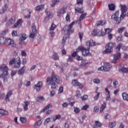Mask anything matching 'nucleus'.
I'll use <instances>...</instances> for the list:
<instances>
[{"mask_svg":"<svg viewBox=\"0 0 128 128\" xmlns=\"http://www.w3.org/2000/svg\"><path fill=\"white\" fill-rule=\"evenodd\" d=\"M120 8L121 10V14L120 15V10H117L111 16L112 20L116 22L117 24H120L122 22V20H124L126 16V12H128L126 6L120 4Z\"/></svg>","mask_w":128,"mask_h":128,"instance_id":"nucleus-1","label":"nucleus"},{"mask_svg":"<svg viewBox=\"0 0 128 128\" xmlns=\"http://www.w3.org/2000/svg\"><path fill=\"white\" fill-rule=\"evenodd\" d=\"M46 82H48V86H51V88L54 89L56 88L58 86L56 82L60 84L62 82V81L60 76L52 73V76L46 78Z\"/></svg>","mask_w":128,"mask_h":128,"instance_id":"nucleus-2","label":"nucleus"},{"mask_svg":"<svg viewBox=\"0 0 128 128\" xmlns=\"http://www.w3.org/2000/svg\"><path fill=\"white\" fill-rule=\"evenodd\" d=\"M8 68L6 64H2L0 66V70L1 72H3L2 74L0 75V78H6L8 74Z\"/></svg>","mask_w":128,"mask_h":128,"instance_id":"nucleus-3","label":"nucleus"},{"mask_svg":"<svg viewBox=\"0 0 128 128\" xmlns=\"http://www.w3.org/2000/svg\"><path fill=\"white\" fill-rule=\"evenodd\" d=\"M112 67V64H110V63L104 62V66L98 68V70H102V72H110Z\"/></svg>","mask_w":128,"mask_h":128,"instance_id":"nucleus-4","label":"nucleus"},{"mask_svg":"<svg viewBox=\"0 0 128 128\" xmlns=\"http://www.w3.org/2000/svg\"><path fill=\"white\" fill-rule=\"evenodd\" d=\"M38 31L36 30V26L34 24H32V32L30 34L29 38L30 39L31 42H34V38H36V34Z\"/></svg>","mask_w":128,"mask_h":128,"instance_id":"nucleus-5","label":"nucleus"},{"mask_svg":"<svg viewBox=\"0 0 128 128\" xmlns=\"http://www.w3.org/2000/svg\"><path fill=\"white\" fill-rule=\"evenodd\" d=\"M114 43L110 42L108 43L106 46V50L104 51V54H110L112 50Z\"/></svg>","mask_w":128,"mask_h":128,"instance_id":"nucleus-6","label":"nucleus"},{"mask_svg":"<svg viewBox=\"0 0 128 128\" xmlns=\"http://www.w3.org/2000/svg\"><path fill=\"white\" fill-rule=\"evenodd\" d=\"M78 50L82 52L83 56H88L90 54V48H84V47L80 46L78 47Z\"/></svg>","mask_w":128,"mask_h":128,"instance_id":"nucleus-7","label":"nucleus"},{"mask_svg":"<svg viewBox=\"0 0 128 128\" xmlns=\"http://www.w3.org/2000/svg\"><path fill=\"white\" fill-rule=\"evenodd\" d=\"M5 44H7V46H10L12 48H16V44L14 43V40L10 38H8V39L6 38Z\"/></svg>","mask_w":128,"mask_h":128,"instance_id":"nucleus-8","label":"nucleus"},{"mask_svg":"<svg viewBox=\"0 0 128 128\" xmlns=\"http://www.w3.org/2000/svg\"><path fill=\"white\" fill-rule=\"evenodd\" d=\"M74 24V22H72L68 26H65L64 30L68 32L69 34H72V32H74V30H72V28Z\"/></svg>","mask_w":128,"mask_h":128,"instance_id":"nucleus-9","label":"nucleus"},{"mask_svg":"<svg viewBox=\"0 0 128 128\" xmlns=\"http://www.w3.org/2000/svg\"><path fill=\"white\" fill-rule=\"evenodd\" d=\"M121 54L120 52H117L114 55V59L112 61V64H116L118 60L120 58Z\"/></svg>","mask_w":128,"mask_h":128,"instance_id":"nucleus-10","label":"nucleus"},{"mask_svg":"<svg viewBox=\"0 0 128 128\" xmlns=\"http://www.w3.org/2000/svg\"><path fill=\"white\" fill-rule=\"evenodd\" d=\"M72 84L74 86H79L80 88H84L82 84L80 83V82H78L77 80H73L72 82Z\"/></svg>","mask_w":128,"mask_h":128,"instance_id":"nucleus-11","label":"nucleus"},{"mask_svg":"<svg viewBox=\"0 0 128 128\" xmlns=\"http://www.w3.org/2000/svg\"><path fill=\"white\" fill-rule=\"evenodd\" d=\"M14 22H16V17H12L6 22V26H12Z\"/></svg>","mask_w":128,"mask_h":128,"instance_id":"nucleus-12","label":"nucleus"},{"mask_svg":"<svg viewBox=\"0 0 128 128\" xmlns=\"http://www.w3.org/2000/svg\"><path fill=\"white\" fill-rule=\"evenodd\" d=\"M82 64L79 66V68H86L88 66V61L86 60H82Z\"/></svg>","mask_w":128,"mask_h":128,"instance_id":"nucleus-13","label":"nucleus"},{"mask_svg":"<svg viewBox=\"0 0 128 128\" xmlns=\"http://www.w3.org/2000/svg\"><path fill=\"white\" fill-rule=\"evenodd\" d=\"M119 70L120 72H122L128 74V68H124V65L122 64H120Z\"/></svg>","mask_w":128,"mask_h":128,"instance_id":"nucleus-14","label":"nucleus"},{"mask_svg":"<svg viewBox=\"0 0 128 128\" xmlns=\"http://www.w3.org/2000/svg\"><path fill=\"white\" fill-rule=\"evenodd\" d=\"M42 82L40 81L38 82V84L34 86L35 90H36L37 92H40L42 88Z\"/></svg>","mask_w":128,"mask_h":128,"instance_id":"nucleus-15","label":"nucleus"},{"mask_svg":"<svg viewBox=\"0 0 128 128\" xmlns=\"http://www.w3.org/2000/svg\"><path fill=\"white\" fill-rule=\"evenodd\" d=\"M56 67L59 70L60 72H62L64 70V67L66 66V64L62 62H60V65H56Z\"/></svg>","mask_w":128,"mask_h":128,"instance_id":"nucleus-16","label":"nucleus"},{"mask_svg":"<svg viewBox=\"0 0 128 128\" xmlns=\"http://www.w3.org/2000/svg\"><path fill=\"white\" fill-rule=\"evenodd\" d=\"M66 8H64V6L63 8H60L58 12V16L59 18H60L62 14H66Z\"/></svg>","mask_w":128,"mask_h":128,"instance_id":"nucleus-17","label":"nucleus"},{"mask_svg":"<svg viewBox=\"0 0 128 128\" xmlns=\"http://www.w3.org/2000/svg\"><path fill=\"white\" fill-rule=\"evenodd\" d=\"M120 48H122L123 50H126L127 48L126 46H124V44H122V43L118 44L116 47V48L118 50H120Z\"/></svg>","mask_w":128,"mask_h":128,"instance_id":"nucleus-18","label":"nucleus"},{"mask_svg":"<svg viewBox=\"0 0 128 128\" xmlns=\"http://www.w3.org/2000/svg\"><path fill=\"white\" fill-rule=\"evenodd\" d=\"M22 19H19L16 24H14L13 26V28H20V26H22Z\"/></svg>","mask_w":128,"mask_h":128,"instance_id":"nucleus-19","label":"nucleus"},{"mask_svg":"<svg viewBox=\"0 0 128 128\" xmlns=\"http://www.w3.org/2000/svg\"><path fill=\"white\" fill-rule=\"evenodd\" d=\"M16 60V63L14 64V68H20V57H18Z\"/></svg>","mask_w":128,"mask_h":128,"instance_id":"nucleus-20","label":"nucleus"},{"mask_svg":"<svg viewBox=\"0 0 128 128\" xmlns=\"http://www.w3.org/2000/svg\"><path fill=\"white\" fill-rule=\"evenodd\" d=\"M96 42H94L92 40L87 41L86 42V46H96Z\"/></svg>","mask_w":128,"mask_h":128,"instance_id":"nucleus-21","label":"nucleus"},{"mask_svg":"<svg viewBox=\"0 0 128 128\" xmlns=\"http://www.w3.org/2000/svg\"><path fill=\"white\" fill-rule=\"evenodd\" d=\"M24 105L23 107V109L24 112H26V110H28V106H30V102L28 101V100H25L24 101Z\"/></svg>","mask_w":128,"mask_h":128,"instance_id":"nucleus-22","label":"nucleus"},{"mask_svg":"<svg viewBox=\"0 0 128 128\" xmlns=\"http://www.w3.org/2000/svg\"><path fill=\"white\" fill-rule=\"evenodd\" d=\"M75 12H77L78 14H83L84 10V8H78V6H76L74 8Z\"/></svg>","mask_w":128,"mask_h":128,"instance_id":"nucleus-23","label":"nucleus"},{"mask_svg":"<svg viewBox=\"0 0 128 128\" xmlns=\"http://www.w3.org/2000/svg\"><path fill=\"white\" fill-rule=\"evenodd\" d=\"M25 70L26 66H24L20 70H18V74H19V76H24Z\"/></svg>","mask_w":128,"mask_h":128,"instance_id":"nucleus-24","label":"nucleus"},{"mask_svg":"<svg viewBox=\"0 0 128 128\" xmlns=\"http://www.w3.org/2000/svg\"><path fill=\"white\" fill-rule=\"evenodd\" d=\"M86 14H81V16L80 17V18L78 20L76 21V24H80L81 20H82L84 18H86Z\"/></svg>","mask_w":128,"mask_h":128,"instance_id":"nucleus-25","label":"nucleus"},{"mask_svg":"<svg viewBox=\"0 0 128 128\" xmlns=\"http://www.w3.org/2000/svg\"><path fill=\"white\" fill-rule=\"evenodd\" d=\"M8 10V5L6 4L4 6L2 7V9L0 10V14H4L5 12H6V10Z\"/></svg>","mask_w":128,"mask_h":128,"instance_id":"nucleus-26","label":"nucleus"},{"mask_svg":"<svg viewBox=\"0 0 128 128\" xmlns=\"http://www.w3.org/2000/svg\"><path fill=\"white\" fill-rule=\"evenodd\" d=\"M12 91L10 90L8 92L6 98V102H10V98L12 96Z\"/></svg>","mask_w":128,"mask_h":128,"instance_id":"nucleus-27","label":"nucleus"},{"mask_svg":"<svg viewBox=\"0 0 128 128\" xmlns=\"http://www.w3.org/2000/svg\"><path fill=\"white\" fill-rule=\"evenodd\" d=\"M42 124V120H40L36 122H35V124L34 125V128H39Z\"/></svg>","mask_w":128,"mask_h":128,"instance_id":"nucleus-28","label":"nucleus"},{"mask_svg":"<svg viewBox=\"0 0 128 128\" xmlns=\"http://www.w3.org/2000/svg\"><path fill=\"white\" fill-rule=\"evenodd\" d=\"M108 8L110 10H112L114 12L116 10V6L114 4H109L108 5Z\"/></svg>","mask_w":128,"mask_h":128,"instance_id":"nucleus-29","label":"nucleus"},{"mask_svg":"<svg viewBox=\"0 0 128 128\" xmlns=\"http://www.w3.org/2000/svg\"><path fill=\"white\" fill-rule=\"evenodd\" d=\"M28 38V35L26 34H22V36L20 37V42H24V40H26Z\"/></svg>","mask_w":128,"mask_h":128,"instance_id":"nucleus-30","label":"nucleus"},{"mask_svg":"<svg viewBox=\"0 0 128 128\" xmlns=\"http://www.w3.org/2000/svg\"><path fill=\"white\" fill-rule=\"evenodd\" d=\"M106 22V20H100L96 22V26H104Z\"/></svg>","mask_w":128,"mask_h":128,"instance_id":"nucleus-31","label":"nucleus"},{"mask_svg":"<svg viewBox=\"0 0 128 128\" xmlns=\"http://www.w3.org/2000/svg\"><path fill=\"white\" fill-rule=\"evenodd\" d=\"M6 38L0 36V44H6Z\"/></svg>","mask_w":128,"mask_h":128,"instance_id":"nucleus-32","label":"nucleus"},{"mask_svg":"<svg viewBox=\"0 0 128 128\" xmlns=\"http://www.w3.org/2000/svg\"><path fill=\"white\" fill-rule=\"evenodd\" d=\"M122 98L123 100H126L127 102H128V93L124 92L122 93Z\"/></svg>","mask_w":128,"mask_h":128,"instance_id":"nucleus-33","label":"nucleus"},{"mask_svg":"<svg viewBox=\"0 0 128 128\" xmlns=\"http://www.w3.org/2000/svg\"><path fill=\"white\" fill-rule=\"evenodd\" d=\"M0 114H2V116H8V112L0 108Z\"/></svg>","mask_w":128,"mask_h":128,"instance_id":"nucleus-34","label":"nucleus"},{"mask_svg":"<svg viewBox=\"0 0 128 128\" xmlns=\"http://www.w3.org/2000/svg\"><path fill=\"white\" fill-rule=\"evenodd\" d=\"M44 4L38 6L35 8V10H37V12H40V10H42V8H44Z\"/></svg>","mask_w":128,"mask_h":128,"instance_id":"nucleus-35","label":"nucleus"},{"mask_svg":"<svg viewBox=\"0 0 128 128\" xmlns=\"http://www.w3.org/2000/svg\"><path fill=\"white\" fill-rule=\"evenodd\" d=\"M36 100L38 102H42L44 100V96H39L37 98Z\"/></svg>","mask_w":128,"mask_h":128,"instance_id":"nucleus-36","label":"nucleus"},{"mask_svg":"<svg viewBox=\"0 0 128 128\" xmlns=\"http://www.w3.org/2000/svg\"><path fill=\"white\" fill-rule=\"evenodd\" d=\"M54 122V120L52 119V116H51L50 118H47L44 120V124H48V122Z\"/></svg>","mask_w":128,"mask_h":128,"instance_id":"nucleus-37","label":"nucleus"},{"mask_svg":"<svg viewBox=\"0 0 128 128\" xmlns=\"http://www.w3.org/2000/svg\"><path fill=\"white\" fill-rule=\"evenodd\" d=\"M52 3L51 5L52 8H54L56 4H58V3L60 2V0H52Z\"/></svg>","mask_w":128,"mask_h":128,"instance_id":"nucleus-38","label":"nucleus"},{"mask_svg":"<svg viewBox=\"0 0 128 128\" xmlns=\"http://www.w3.org/2000/svg\"><path fill=\"white\" fill-rule=\"evenodd\" d=\"M106 102H104L100 108V112H104V110L106 108Z\"/></svg>","mask_w":128,"mask_h":128,"instance_id":"nucleus-39","label":"nucleus"},{"mask_svg":"<svg viewBox=\"0 0 128 128\" xmlns=\"http://www.w3.org/2000/svg\"><path fill=\"white\" fill-rule=\"evenodd\" d=\"M98 32L99 31L98 30H94L92 32V36H98Z\"/></svg>","mask_w":128,"mask_h":128,"instance_id":"nucleus-40","label":"nucleus"},{"mask_svg":"<svg viewBox=\"0 0 128 128\" xmlns=\"http://www.w3.org/2000/svg\"><path fill=\"white\" fill-rule=\"evenodd\" d=\"M52 104H49L46 106L44 107V108L42 110V112H46V110H48V108H52Z\"/></svg>","mask_w":128,"mask_h":128,"instance_id":"nucleus-41","label":"nucleus"},{"mask_svg":"<svg viewBox=\"0 0 128 128\" xmlns=\"http://www.w3.org/2000/svg\"><path fill=\"white\" fill-rule=\"evenodd\" d=\"M52 58L54 60H58V54L54 52H53Z\"/></svg>","mask_w":128,"mask_h":128,"instance_id":"nucleus-42","label":"nucleus"},{"mask_svg":"<svg viewBox=\"0 0 128 128\" xmlns=\"http://www.w3.org/2000/svg\"><path fill=\"white\" fill-rule=\"evenodd\" d=\"M116 123L115 122H109V126L110 128H114V126H116Z\"/></svg>","mask_w":128,"mask_h":128,"instance_id":"nucleus-43","label":"nucleus"},{"mask_svg":"<svg viewBox=\"0 0 128 128\" xmlns=\"http://www.w3.org/2000/svg\"><path fill=\"white\" fill-rule=\"evenodd\" d=\"M116 41L117 42H122V36L120 35L117 36Z\"/></svg>","mask_w":128,"mask_h":128,"instance_id":"nucleus-44","label":"nucleus"},{"mask_svg":"<svg viewBox=\"0 0 128 128\" xmlns=\"http://www.w3.org/2000/svg\"><path fill=\"white\" fill-rule=\"evenodd\" d=\"M52 120L54 122H56V120H59V118H60V115H56L54 116H52Z\"/></svg>","mask_w":128,"mask_h":128,"instance_id":"nucleus-45","label":"nucleus"},{"mask_svg":"<svg viewBox=\"0 0 128 128\" xmlns=\"http://www.w3.org/2000/svg\"><path fill=\"white\" fill-rule=\"evenodd\" d=\"M20 120L22 124H26V118L20 117Z\"/></svg>","mask_w":128,"mask_h":128,"instance_id":"nucleus-46","label":"nucleus"},{"mask_svg":"<svg viewBox=\"0 0 128 128\" xmlns=\"http://www.w3.org/2000/svg\"><path fill=\"white\" fill-rule=\"evenodd\" d=\"M82 2H84V0H77V2L76 4V6H78L80 4L82 5Z\"/></svg>","mask_w":128,"mask_h":128,"instance_id":"nucleus-47","label":"nucleus"},{"mask_svg":"<svg viewBox=\"0 0 128 128\" xmlns=\"http://www.w3.org/2000/svg\"><path fill=\"white\" fill-rule=\"evenodd\" d=\"M95 125L96 128H100V126H102V123L98 121H96Z\"/></svg>","mask_w":128,"mask_h":128,"instance_id":"nucleus-48","label":"nucleus"},{"mask_svg":"<svg viewBox=\"0 0 128 128\" xmlns=\"http://www.w3.org/2000/svg\"><path fill=\"white\" fill-rule=\"evenodd\" d=\"M14 62H16V58H12L10 60V62H9V64L10 66H12V64H14Z\"/></svg>","mask_w":128,"mask_h":128,"instance_id":"nucleus-49","label":"nucleus"},{"mask_svg":"<svg viewBox=\"0 0 128 128\" xmlns=\"http://www.w3.org/2000/svg\"><path fill=\"white\" fill-rule=\"evenodd\" d=\"M56 30V24H52L50 27V30L52 31V30Z\"/></svg>","mask_w":128,"mask_h":128,"instance_id":"nucleus-50","label":"nucleus"},{"mask_svg":"<svg viewBox=\"0 0 128 128\" xmlns=\"http://www.w3.org/2000/svg\"><path fill=\"white\" fill-rule=\"evenodd\" d=\"M124 30H126V27L120 28L118 30V32L119 34H122L124 32Z\"/></svg>","mask_w":128,"mask_h":128,"instance_id":"nucleus-51","label":"nucleus"},{"mask_svg":"<svg viewBox=\"0 0 128 128\" xmlns=\"http://www.w3.org/2000/svg\"><path fill=\"white\" fill-rule=\"evenodd\" d=\"M48 17H46L44 19V20H48V18H50V16H52V13L50 12H47Z\"/></svg>","mask_w":128,"mask_h":128,"instance_id":"nucleus-52","label":"nucleus"},{"mask_svg":"<svg viewBox=\"0 0 128 128\" xmlns=\"http://www.w3.org/2000/svg\"><path fill=\"white\" fill-rule=\"evenodd\" d=\"M100 110V107L96 106L94 108V112H98Z\"/></svg>","mask_w":128,"mask_h":128,"instance_id":"nucleus-53","label":"nucleus"},{"mask_svg":"<svg viewBox=\"0 0 128 128\" xmlns=\"http://www.w3.org/2000/svg\"><path fill=\"white\" fill-rule=\"evenodd\" d=\"M74 112L76 114H80V110L79 108L75 107L74 108Z\"/></svg>","mask_w":128,"mask_h":128,"instance_id":"nucleus-54","label":"nucleus"},{"mask_svg":"<svg viewBox=\"0 0 128 128\" xmlns=\"http://www.w3.org/2000/svg\"><path fill=\"white\" fill-rule=\"evenodd\" d=\"M66 40H67L66 36H64L62 40V44H63V46H64V44L66 42Z\"/></svg>","mask_w":128,"mask_h":128,"instance_id":"nucleus-55","label":"nucleus"},{"mask_svg":"<svg viewBox=\"0 0 128 128\" xmlns=\"http://www.w3.org/2000/svg\"><path fill=\"white\" fill-rule=\"evenodd\" d=\"M105 35H106V32H104L102 31L100 32V31H99V32H98V36H105Z\"/></svg>","mask_w":128,"mask_h":128,"instance_id":"nucleus-56","label":"nucleus"},{"mask_svg":"<svg viewBox=\"0 0 128 128\" xmlns=\"http://www.w3.org/2000/svg\"><path fill=\"white\" fill-rule=\"evenodd\" d=\"M113 86H114V88H116L118 84V82L116 80H114L113 82Z\"/></svg>","mask_w":128,"mask_h":128,"instance_id":"nucleus-57","label":"nucleus"},{"mask_svg":"<svg viewBox=\"0 0 128 128\" xmlns=\"http://www.w3.org/2000/svg\"><path fill=\"white\" fill-rule=\"evenodd\" d=\"M106 102H108L112 100V98H110V95H106Z\"/></svg>","mask_w":128,"mask_h":128,"instance_id":"nucleus-58","label":"nucleus"},{"mask_svg":"<svg viewBox=\"0 0 128 128\" xmlns=\"http://www.w3.org/2000/svg\"><path fill=\"white\" fill-rule=\"evenodd\" d=\"M62 92H64V87H62V86L60 87L58 92V94H62Z\"/></svg>","mask_w":128,"mask_h":128,"instance_id":"nucleus-59","label":"nucleus"},{"mask_svg":"<svg viewBox=\"0 0 128 128\" xmlns=\"http://www.w3.org/2000/svg\"><path fill=\"white\" fill-rule=\"evenodd\" d=\"M66 20H67V22H70V14H67Z\"/></svg>","mask_w":128,"mask_h":128,"instance_id":"nucleus-60","label":"nucleus"},{"mask_svg":"<svg viewBox=\"0 0 128 128\" xmlns=\"http://www.w3.org/2000/svg\"><path fill=\"white\" fill-rule=\"evenodd\" d=\"M7 32H8L7 30H4L2 32H1L0 36H6V34Z\"/></svg>","mask_w":128,"mask_h":128,"instance_id":"nucleus-61","label":"nucleus"},{"mask_svg":"<svg viewBox=\"0 0 128 128\" xmlns=\"http://www.w3.org/2000/svg\"><path fill=\"white\" fill-rule=\"evenodd\" d=\"M88 107H89V106L88 104H86L82 108V110H86L88 108Z\"/></svg>","mask_w":128,"mask_h":128,"instance_id":"nucleus-62","label":"nucleus"},{"mask_svg":"<svg viewBox=\"0 0 128 128\" xmlns=\"http://www.w3.org/2000/svg\"><path fill=\"white\" fill-rule=\"evenodd\" d=\"M94 84H100V80L98 78H95L93 80Z\"/></svg>","mask_w":128,"mask_h":128,"instance_id":"nucleus-63","label":"nucleus"},{"mask_svg":"<svg viewBox=\"0 0 128 128\" xmlns=\"http://www.w3.org/2000/svg\"><path fill=\"white\" fill-rule=\"evenodd\" d=\"M88 98L87 95H84L83 96L81 97L82 100H86Z\"/></svg>","mask_w":128,"mask_h":128,"instance_id":"nucleus-64","label":"nucleus"}]
</instances>
